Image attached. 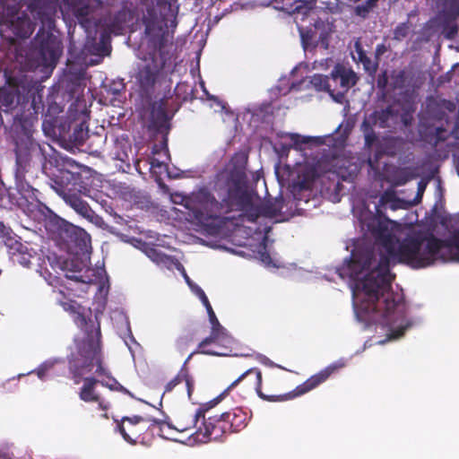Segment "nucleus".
Masks as SVG:
<instances>
[{
  "label": "nucleus",
  "mask_w": 459,
  "mask_h": 459,
  "mask_svg": "<svg viewBox=\"0 0 459 459\" xmlns=\"http://www.w3.org/2000/svg\"><path fill=\"white\" fill-rule=\"evenodd\" d=\"M437 258L459 261V229L445 240L432 234L418 233L401 241L396 238L393 251L381 253L377 261L373 248L358 247L348 264L339 269V274L354 281L352 292L359 312L368 320L387 326L390 337L397 339L411 324L406 318L403 296L392 290L394 274L390 272L391 263L396 261L420 269L433 264Z\"/></svg>",
  "instance_id": "f257e3e1"
},
{
  "label": "nucleus",
  "mask_w": 459,
  "mask_h": 459,
  "mask_svg": "<svg viewBox=\"0 0 459 459\" xmlns=\"http://www.w3.org/2000/svg\"><path fill=\"white\" fill-rule=\"evenodd\" d=\"M247 156L235 153L230 162L217 171L212 180V190L202 187L185 199L188 214L204 227H214L225 221L226 215L242 212L250 222L261 217L273 218L283 205L282 201L275 200L255 204L249 189L246 170Z\"/></svg>",
  "instance_id": "f03ea898"
},
{
  "label": "nucleus",
  "mask_w": 459,
  "mask_h": 459,
  "mask_svg": "<svg viewBox=\"0 0 459 459\" xmlns=\"http://www.w3.org/2000/svg\"><path fill=\"white\" fill-rule=\"evenodd\" d=\"M67 360L68 371L74 384L78 385L83 382L78 393L79 398L85 403H97L101 410H108L105 401L96 391V385L100 380L92 377H84L91 373L94 367L99 376L106 374V368L102 366L100 344L96 340L79 342L76 351L72 352L67 357Z\"/></svg>",
  "instance_id": "7ed1b4c3"
},
{
  "label": "nucleus",
  "mask_w": 459,
  "mask_h": 459,
  "mask_svg": "<svg viewBox=\"0 0 459 459\" xmlns=\"http://www.w3.org/2000/svg\"><path fill=\"white\" fill-rule=\"evenodd\" d=\"M343 367L342 363H333L325 368L318 373L313 375L308 379H307L303 384L299 385L295 389V394H291L290 393L285 394L282 395H267L262 392V372L258 368H251L246 370L243 374H241L236 380H234L227 388L226 391H229L241 383H244V388L254 390L257 394V395L267 402H277V401H284L290 399L292 397L304 394L314 388L317 387L319 385L326 381L329 377L334 373L337 369Z\"/></svg>",
  "instance_id": "20e7f679"
},
{
  "label": "nucleus",
  "mask_w": 459,
  "mask_h": 459,
  "mask_svg": "<svg viewBox=\"0 0 459 459\" xmlns=\"http://www.w3.org/2000/svg\"><path fill=\"white\" fill-rule=\"evenodd\" d=\"M52 152L48 159L50 167L56 169V173L50 178L51 187L62 198L74 193H87L89 189L83 182L81 166L72 158L62 155L48 144Z\"/></svg>",
  "instance_id": "39448f33"
},
{
  "label": "nucleus",
  "mask_w": 459,
  "mask_h": 459,
  "mask_svg": "<svg viewBox=\"0 0 459 459\" xmlns=\"http://www.w3.org/2000/svg\"><path fill=\"white\" fill-rule=\"evenodd\" d=\"M35 44L39 45V48L26 53L25 56L20 54V63L27 69L54 66L62 53L59 39L53 33L39 30Z\"/></svg>",
  "instance_id": "423d86ee"
},
{
  "label": "nucleus",
  "mask_w": 459,
  "mask_h": 459,
  "mask_svg": "<svg viewBox=\"0 0 459 459\" xmlns=\"http://www.w3.org/2000/svg\"><path fill=\"white\" fill-rule=\"evenodd\" d=\"M35 27L30 18L23 12H20L14 5L8 4V0L0 3V34L9 40L14 38L30 37Z\"/></svg>",
  "instance_id": "0eeeda50"
},
{
  "label": "nucleus",
  "mask_w": 459,
  "mask_h": 459,
  "mask_svg": "<svg viewBox=\"0 0 459 459\" xmlns=\"http://www.w3.org/2000/svg\"><path fill=\"white\" fill-rule=\"evenodd\" d=\"M14 144L16 162L14 172H28L30 161L34 158L39 160L44 169L47 168L52 152L48 151L45 146L34 140L20 141Z\"/></svg>",
  "instance_id": "6e6552de"
},
{
  "label": "nucleus",
  "mask_w": 459,
  "mask_h": 459,
  "mask_svg": "<svg viewBox=\"0 0 459 459\" xmlns=\"http://www.w3.org/2000/svg\"><path fill=\"white\" fill-rule=\"evenodd\" d=\"M221 401V396L209 402L208 403L203 404L201 407L194 411H185L180 412L175 420V425L169 423L161 422L160 423V436L164 438H169L166 436L165 430L174 429L178 432H185L190 429H195L200 426L202 418H204V412H207L210 409L214 407Z\"/></svg>",
  "instance_id": "1a4fd4ad"
},
{
  "label": "nucleus",
  "mask_w": 459,
  "mask_h": 459,
  "mask_svg": "<svg viewBox=\"0 0 459 459\" xmlns=\"http://www.w3.org/2000/svg\"><path fill=\"white\" fill-rule=\"evenodd\" d=\"M419 134L422 141L437 147L447 140L451 132L444 127L449 117H419Z\"/></svg>",
  "instance_id": "9d476101"
},
{
  "label": "nucleus",
  "mask_w": 459,
  "mask_h": 459,
  "mask_svg": "<svg viewBox=\"0 0 459 459\" xmlns=\"http://www.w3.org/2000/svg\"><path fill=\"white\" fill-rule=\"evenodd\" d=\"M205 413L204 412L200 426L195 432L196 439L202 443H207L221 440L224 436L230 434L221 414L206 417Z\"/></svg>",
  "instance_id": "9b49d317"
},
{
  "label": "nucleus",
  "mask_w": 459,
  "mask_h": 459,
  "mask_svg": "<svg viewBox=\"0 0 459 459\" xmlns=\"http://www.w3.org/2000/svg\"><path fill=\"white\" fill-rule=\"evenodd\" d=\"M210 323L212 325L211 333L208 337L204 338L199 344L195 351L191 352L187 359L185 361L186 364L193 355L196 353H203L206 355H213V356H225L227 353L223 351H219L215 349L209 348L208 346L211 344H217L219 339L225 334L224 327L220 324L212 307H210Z\"/></svg>",
  "instance_id": "f8f14e48"
},
{
  "label": "nucleus",
  "mask_w": 459,
  "mask_h": 459,
  "mask_svg": "<svg viewBox=\"0 0 459 459\" xmlns=\"http://www.w3.org/2000/svg\"><path fill=\"white\" fill-rule=\"evenodd\" d=\"M72 122V117H46L42 122V130L46 136L64 144L70 137Z\"/></svg>",
  "instance_id": "ddd939ff"
},
{
  "label": "nucleus",
  "mask_w": 459,
  "mask_h": 459,
  "mask_svg": "<svg viewBox=\"0 0 459 459\" xmlns=\"http://www.w3.org/2000/svg\"><path fill=\"white\" fill-rule=\"evenodd\" d=\"M62 307L65 311L76 315L74 317L75 324L83 330L87 335L86 338L81 342L96 340L98 343H100V325L99 322L95 324L93 320L87 318L83 314L80 313L78 311L80 307L74 300L62 302Z\"/></svg>",
  "instance_id": "4468645a"
},
{
  "label": "nucleus",
  "mask_w": 459,
  "mask_h": 459,
  "mask_svg": "<svg viewBox=\"0 0 459 459\" xmlns=\"http://www.w3.org/2000/svg\"><path fill=\"white\" fill-rule=\"evenodd\" d=\"M7 253L13 264L30 268L32 260L37 257V252L30 248L28 244H23L16 238H8L4 240Z\"/></svg>",
  "instance_id": "2eb2a0df"
},
{
  "label": "nucleus",
  "mask_w": 459,
  "mask_h": 459,
  "mask_svg": "<svg viewBox=\"0 0 459 459\" xmlns=\"http://www.w3.org/2000/svg\"><path fill=\"white\" fill-rule=\"evenodd\" d=\"M117 429L126 442L136 444L146 429V420L137 415L123 417L117 424Z\"/></svg>",
  "instance_id": "dca6fc26"
},
{
  "label": "nucleus",
  "mask_w": 459,
  "mask_h": 459,
  "mask_svg": "<svg viewBox=\"0 0 459 459\" xmlns=\"http://www.w3.org/2000/svg\"><path fill=\"white\" fill-rule=\"evenodd\" d=\"M36 123H38V117H13L8 134L13 143L33 140L32 133Z\"/></svg>",
  "instance_id": "f3484780"
},
{
  "label": "nucleus",
  "mask_w": 459,
  "mask_h": 459,
  "mask_svg": "<svg viewBox=\"0 0 459 459\" xmlns=\"http://www.w3.org/2000/svg\"><path fill=\"white\" fill-rule=\"evenodd\" d=\"M403 142L401 138L394 136H385L377 141V149L373 157H369L368 166L375 169L378 167L379 160L384 156L394 157L403 148Z\"/></svg>",
  "instance_id": "a211bd4d"
},
{
  "label": "nucleus",
  "mask_w": 459,
  "mask_h": 459,
  "mask_svg": "<svg viewBox=\"0 0 459 459\" xmlns=\"http://www.w3.org/2000/svg\"><path fill=\"white\" fill-rule=\"evenodd\" d=\"M331 77L324 76L322 74H314L313 76L307 77L302 80L298 85H292L291 91H299L311 86L316 91H326L331 97L339 103L342 102V94H334L335 89H332Z\"/></svg>",
  "instance_id": "6ab92c4d"
},
{
  "label": "nucleus",
  "mask_w": 459,
  "mask_h": 459,
  "mask_svg": "<svg viewBox=\"0 0 459 459\" xmlns=\"http://www.w3.org/2000/svg\"><path fill=\"white\" fill-rule=\"evenodd\" d=\"M27 172H14L15 189L21 197L16 201L18 207H24L33 202H39V190L34 188L26 180Z\"/></svg>",
  "instance_id": "aec40b11"
},
{
  "label": "nucleus",
  "mask_w": 459,
  "mask_h": 459,
  "mask_svg": "<svg viewBox=\"0 0 459 459\" xmlns=\"http://www.w3.org/2000/svg\"><path fill=\"white\" fill-rule=\"evenodd\" d=\"M173 117H139L141 124L146 127L147 133L152 138H169Z\"/></svg>",
  "instance_id": "412c9836"
},
{
  "label": "nucleus",
  "mask_w": 459,
  "mask_h": 459,
  "mask_svg": "<svg viewBox=\"0 0 459 459\" xmlns=\"http://www.w3.org/2000/svg\"><path fill=\"white\" fill-rule=\"evenodd\" d=\"M230 434L237 433L244 429L251 418V414L242 407H236L221 413Z\"/></svg>",
  "instance_id": "4be33fe9"
},
{
  "label": "nucleus",
  "mask_w": 459,
  "mask_h": 459,
  "mask_svg": "<svg viewBox=\"0 0 459 459\" xmlns=\"http://www.w3.org/2000/svg\"><path fill=\"white\" fill-rule=\"evenodd\" d=\"M331 81L334 83L335 90L337 84L340 85V91L336 94H342L343 99L344 92L357 82V75L351 69L338 65L331 73Z\"/></svg>",
  "instance_id": "5701e85b"
},
{
  "label": "nucleus",
  "mask_w": 459,
  "mask_h": 459,
  "mask_svg": "<svg viewBox=\"0 0 459 459\" xmlns=\"http://www.w3.org/2000/svg\"><path fill=\"white\" fill-rule=\"evenodd\" d=\"M368 228L385 251L392 252L396 238L388 229V221H374L368 224Z\"/></svg>",
  "instance_id": "b1692460"
},
{
  "label": "nucleus",
  "mask_w": 459,
  "mask_h": 459,
  "mask_svg": "<svg viewBox=\"0 0 459 459\" xmlns=\"http://www.w3.org/2000/svg\"><path fill=\"white\" fill-rule=\"evenodd\" d=\"M87 193H74L65 196L64 201L71 208H73L82 217L87 219L89 221L93 222L98 216L94 211L90 207L87 202L82 199L81 195H86Z\"/></svg>",
  "instance_id": "393cba45"
},
{
  "label": "nucleus",
  "mask_w": 459,
  "mask_h": 459,
  "mask_svg": "<svg viewBox=\"0 0 459 459\" xmlns=\"http://www.w3.org/2000/svg\"><path fill=\"white\" fill-rule=\"evenodd\" d=\"M146 34L155 49H160L168 41L169 38L168 30L161 20L148 22L146 24Z\"/></svg>",
  "instance_id": "a878e982"
},
{
  "label": "nucleus",
  "mask_w": 459,
  "mask_h": 459,
  "mask_svg": "<svg viewBox=\"0 0 459 459\" xmlns=\"http://www.w3.org/2000/svg\"><path fill=\"white\" fill-rule=\"evenodd\" d=\"M147 256L158 265L166 267L169 270L173 268L178 271H184V265L175 256L169 255L155 247H150L146 251Z\"/></svg>",
  "instance_id": "bb28decb"
},
{
  "label": "nucleus",
  "mask_w": 459,
  "mask_h": 459,
  "mask_svg": "<svg viewBox=\"0 0 459 459\" xmlns=\"http://www.w3.org/2000/svg\"><path fill=\"white\" fill-rule=\"evenodd\" d=\"M282 5L279 7L290 14H302L307 16L312 12L316 0H277Z\"/></svg>",
  "instance_id": "cd10ccee"
},
{
  "label": "nucleus",
  "mask_w": 459,
  "mask_h": 459,
  "mask_svg": "<svg viewBox=\"0 0 459 459\" xmlns=\"http://www.w3.org/2000/svg\"><path fill=\"white\" fill-rule=\"evenodd\" d=\"M69 139H66L64 144L71 147L82 146L89 136L87 121L83 120L76 125L72 132L69 131Z\"/></svg>",
  "instance_id": "c85d7f7f"
},
{
  "label": "nucleus",
  "mask_w": 459,
  "mask_h": 459,
  "mask_svg": "<svg viewBox=\"0 0 459 459\" xmlns=\"http://www.w3.org/2000/svg\"><path fill=\"white\" fill-rule=\"evenodd\" d=\"M16 102H19V96L12 90H0V108L7 112Z\"/></svg>",
  "instance_id": "c756f323"
},
{
  "label": "nucleus",
  "mask_w": 459,
  "mask_h": 459,
  "mask_svg": "<svg viewBox=\"0 0 459 459\" xmlns=\"http://www.w3.org/2000/svg\"><path fill=\"white\" fill-rule=\"evenodd\" d=\"M316 177L317 173L315 169H309L306 170L302 174V178L299 179L294 188H297L299 191L311 190Z\"/></svg>",
  "instance_id": "7c9ffc66"
},
{
  "label": "nucleus",
  "mask_w": 459,
  "mask_h": 459,
  "mask_svg": "<svg viewBox=\"0 0 459 459\" xmlns=\"http://www.w3.org/2000/svg\"><path fill=\"white\" fill-rule=\"evenodd\" d=\"M156 68L147 67L139 73V81L143 88L152 86L155 82Z\"/></svg>",
  "instance_id": "2f4dec72"
},
{
  "label": "nucleus",
  "mask_w": 459,
  "mask_h": 459,
  "mask_svg": "<svg viewBox=\"0 0 459 459\" xmlns=\"http://www.w3.org/2000/svg\"><path fill=\"white\" fill-rule=\"evenodd\" d=\"M186 364L184 363L183 367L180 368L176 377L167 383L165 385L164 392H171L178 385L184 381V378L186 377Z\"/></svg>",
  "instance_id": "473e14b6"
},
{
  "label": "nucleus",
  "mask_w": 459,
  "mask_h": 459,
  "mask_svg": "<svg viewBox=\"0 0 459 459\" xmlns=\"http://www.w3.org/2000/svg\"><path fill=\"white\" fill-rule=\"evenodd\" d=\"M104 376H106L108 379L107 380H101V381L99 382L103 386H106V387L109 388L110 390L121 391V392L128 393V391L122 385H120L116 378H114L113 377L109 376L107 371H106V374Z\"/></svg>",
  "instance_id": "72a5a7b5"
},
{
  "label": "nucleus",
  "mask_w": 459,
  "mask_h": 459,
  "mask_svg": "<svg viewBox=\"0 0 459 459\" xmlns=\"http://www.w3.org/2000/svg\"><path fill=\"white\" fill-rule=\"evenodd\" d=\"M168 105V100H164L162 99L154 101L152 104V115H168L169 112V110L167 108Z\"/></svg>",
  "instance_id": "f704fd0d"
},
{
  "label": "nucleus",
  "mask_w": 459,
  "mask_h": 459,
  "mask_svg": "<svg viewBox=\"0 0 459 459\" xmlns=\"http://www.w3.org/2000/svg\"><path fill=\"white\" fill-rule=\"evenodd\" d=\"M437 4L443 6L449 13L459 11V0H437Z\"/></svg>",
  "instance_id": "c9c22d12"
},
{
  "label": "nucleus",
  "mask_w": 459,
  "mask_h": 459,
  "mask_svg": "<svg viewBox=\"0 0 459 459\" xmlns=\"http://www.w3.org/2000/svg\"><path fill=\"white\" fill-rule=\"evenodd\" d=\"M195 293L200 299L203 305L205 307V311H207L208 316H210L211 310H210L209 307H212V305H211L206 294L204 293L203 289L201 287H199L198 285H195Z\"/></svg>",
  "instance_id": "e433bc0d"
},
{
  "label": "nucleus",
  "mask_w": 459,
  "mask_h": 459,
  "mask_svg": "<svg viewBox=\"0 0 459 459\" xmlns=\"http://www.w3.org/2000/svg\"><path fill=\"white\" fill-rule=\"evenodd\" d=\"M333 65V60L331 58H323L320 60H316L312 64V70L318 71H325Z\"/></svg>",
  "instance_id": "4c0bfd02"
},
{
  "label": "nucleus",
  "mask_w": 459,
  "mask_h": 459,
  "mask_svg": "<svg viewBox=\"0 0 459 459\" xmlns=\"http://www.w3.org/2000/svg\"><path fill=\"white\" fill-rule=\"evenodd\" d=\"M193 340H194V338H193L192 334H186V335L180 336L176 341V346L178 351H182L188 346V344L190 342H193Z\"/></svg>",
  "instance_id": "58836bf2"
},
{
  "label": "nucleus",
  "mask_w": 459,
  "mask_h": 459,
  "mask_svg": "<svg viewBox=\"0 0 459 459\" xmlns=\"http://www.w3.org/2000/svg\"><path fill=\"white\" fill-rule=\"evenodd\" d=\"M169 138H161L159 143H155L152 146V153L158 154L161 152H169Z\"/></svg>",
  "instance_id": "ea45409f"
},
{
  "label": "nucleus",
  "mask_w": 459,
  "mask_h": 459,
  "mask_svg": "<svg viewBox=\"0 0 459 459\" xmlns=\"http://www.w3.org/2000/svg\"><path fill=\"white\" fill-rule=\"evenodd\" d=\"M409 32V26L406 24H401L397 26L394 30V39L397 40H402L408 36Z\"/></svg>",
  "instance_id": "a19ab883"
},
{
  "label": "nucleus",
  "mask_w": 459,
  "mask_h": 459,
  "mask_svg": "<svg viewBox=\"0 0 459 459\" xmlns=\"http://www.w3.org/2000/svg\"><path fill=\"white\" fill-rule=\"evenodd\" d=\"M54 364L52 363H44L40 365L36 370V374L40 379H44L47 376L48 372L52 369Z\"/></svg>",
  "instance_id": "79ce46f5"
},
{
  "label": "nucleus",
  "mask_w": 459,
  "mask_h": 459,
  "mask_svg": "<svg viewBox=\"0 0 459 459\" xmlns=\"http://www.w3.org/2000/svg\"><path fill=\"white\" fill-rule=\"evenodd\" d=\"M377 141H379L376 135V134L371 130L370 132L366 133L365 134V146L368 149L372 148L374 144L377 145Z\"/></svg>",
  "instance_id": "37998d69"
},
{
  "label": "nucleus",
  "mask_w": 459,
  "mask_h": 459,
  "mask_svg": "<svg viewBox=\"0 0 459 459\" xmlns=\"http://www.w3.org/2000/svg\"><path fill=\"white\" fill-rule=\"evenodd\" d=\"M0 237L3 238L4 242L8 238H16L11 229L6 227L3 222H0Z\"/></svg>",
  "instance_id": "c03bdc74"
},
{
  "label": "nucleus",
  "mask_w": 459,
  "mask_h": 459,
  "mask_svg": "<svg viewBox=\"0 0 459 459\" xmlns=\"http://www.w3.org/2000/svg\"><path fill=\"white\" fill-rule=\"evenodd\" d=\"M186 383V391H187V394H188V397L190 398L191 395H192V393L194 391V387H195V380L193 379V377L189 375V372H188V368H186V377L184 378V381Z\"/></svg>",
  "instance_id": "a18cd8bd"
},
{
  "label": "nucleus",
  "mask_w": 459,
  "mask_h": 459,
  "mask_svg": "<svg viewBox=\"0 0 459 459\" xmlns=\"http://www.w3.org/2000/svg\"><path fill=\"white\" fill-rule=\"evenodd\" d=\"M393 80L394 82H392L390 84L393 85L394 89L396 90L401 89L403 87L404 81L403 73H396L395 75H393Z\"/></svg>",
  "instance_id": "49530a36"
},
{
  "label": "nucleus",
  "mask_w": 459,
  "mask_h": 459,
  "mask_svg": "<svg viewBox=\"0 0 459 459\" xmlns=\"http://www.w3.org/2000/svg\"><path fill=\"white\" fill-rule=\"evenodd\" d=\"M356 48H357V54H358V58L359 60L363 63L364 66H365V69L366 70H370V67H369V60L368 59V57L364 55V53L362 52V50L359 48V45L356 44Z\"/></svg>",
  "instance_id": "de8ad7c7"
},
{
  "label": "nucleus",
  "mask_w": 459,
  "mask_h": 459,
  "mask_svg": "<svg viewBox=\"0 0 459 459\" xmlns=\"http://www.w3.org/2000/svg\"><path fill=\"white\" fill-rule=\"evenodd\" d=\"M299 139L300 136L299 134H291V140L296 145L308 143L309 142L313 141V138L311 137H303L301 141Z\"/></svg>",
  "instance_id": "09e8293b"
},
{
  "label": "nucleus",
  "mask_w": 459,
  "mask_h": 459,
  "mask_svg": "<svg viewBox=\"0 0 459 459\" xmlns=\"http://www.w3.org/2000/svg\"><path fill=\"white\" fill-rule=\"evenodd\" d=\"M388 84V77L387 74L385 73L382 75L379 76L377 80V85L379 88L385 90Z\"/></svg>",
  "instance_id": "8fccbe9b"
},
{
  "label": "nucleus",
  "mask_w": 459,
  "mask_h": 459,
  "mask_svg": "<svg viewBox=\"0 0 459 459\" xmlns=\"http://www.w3.org/2000/svg\"><path fill=\"white\" fill-rule=\"evenodd\" d=\"M186 281V283L189 285V287L192 289V290L195 292V285H196L195 283H194L191 279L189 278V276L187 275V273H186V270L184 269V271H180Z\"/></svg>",
  "instance_id": "3c124183"
},
{
  "label": "nucleus",
  "mask_w": 459,
  "mask_h": 459,
  "mask_svg": "<svg viewBox=\"0 0 459 459\" xmlns=\"http://www.w3.org/2000/svg\"><path fill=\"white\" fill-rule=\"evenodd\" d=\"M426 188V183L420 181L418 184L417 197L421 198Z\"/></svg>",
  "instance_id": "603ef678"
},
{
  "label": "nucleus",
  "mask_w": 459,
  "mask_h": 459,
  "mask_svg": "<svg viewBox=\"0 0 459 459\" xmlns=\"http://www.w3.org/2000/svg\"><path fill=\"white\" fill-rule=\"evenodd\" d=\"M79 235L81 237V241L82 242L83 246H86V240L90 241V238L87 235V233L84 230H81L79 232Z\"/></svg>",
  "instance_id": "864d4df0"
},
{
  "label": "nucleus",
  "mask_w": 459,
  "mask_h": 459,
  "mask_svg": "<svg viewBox=\"0 0 459 459\" xmlns=\"http://www.w3.org/2000/svg\"><path fill=\"white\" fill-rule=\"evenodd\" d=\"M114 221L116 223H117L119 225L126 224V221L122 216H120L117 213L114 215Z\"/></svg>",
  "instance_id": "5fc2aeb1"
},
{
  "label": "nucleus",
  "mask_w": 459,
  "mask_h": 459,
  "mask_svg": "<svg viewBox=\"0 0 459 459\" xmlns=\"http://www.w3.org/2000/svg\"><path fill=\"white\" fill-rule=\"evenodd\" d=\"M79 16H85L89 13L90 10L88 7H81L76 10Z\"/></svg>",
  "instance_id": "6e6d98bb"
},
{
  "label": "nucleus",
  "mask_w": 459,
  "mask_h": 459,
  "mask_svg": "<svg viewBox=\"0 0 459 459\" xmlns=\"http://www.w3.org/2000/svg\"><path fill=\"white\" fill-rule=\"evenodd\" d=\"M121 117H115V116H112V117H110V119H109L108 122V124H109V125H111V126H115V125L119 124V122H120V118H121Z\"/></svg>",
  "instance_id": "4d7b16f0"
},
{
  "label": "nucleus",
  "mask_w": 459,
  "mask_h": 459,
  "mask_svg": "<svg viewBox=\"0 0 459 459\" xmlns=\"http://www.w3.org/2000/svg\"><path fill=\"white\" fill-rule=\"evenodd\" d=\"M403 117V123L405 125V126H408L411 123L412 121V118L413 117L412 116H410V117Z\"/></svg>",
  "instance_id": "13d9d810"
},
{
  "label": "nucleus",
  "mask_w": 459,
  "mask_h": 459,
  "mask_svg": "<svg viewBox=\"0 0 459 459\" xmlns=\"http://www.w3.org/2000/svg\"><path fill=\"white\" fill-rule=\"evenodd\" d=\"M216 105L220 108V109H215V112H223L226 109V107L222 105L221 101H216Z\"/></svg>",
  "instance_id": "bf43d9fd"
},
{
  "label": "nucleus",
  "mask_w": 459,
  "mask_h": 459,
  "mask_svg": "<svg viewBox=\"0 0 459 459\" xmlns=\"http://www.w3.org/2000/svg\"><path fill=\"white\" fill-rule=\"evenodd\" d=\"M265 259H271L270 255L266 252L262 254V260L265 261Z\"/></svg>",
  "instance_id": "052dcab7"
},
{
  "label": "nucleus",
  "mask_w": 459,
  "mask_h": 459,
  "mask_svg": "<svg viewBox=\"0 0 459 459\" xmlns=\"http://www.w3.org/2000/svg\"><path fill=\"white\" fill-rule=\"evenodd\" d=\"M373 118H377V117H372ZM389 117L387 116H385V117H377V118H379L382 122H385L387 121Z\"/></svg>",
  "instance_id": "680f3d73"
},
{
  "label": "nucleus",
  "mask_w": 459,
  "mask_h": 459,
  "mask_svg": "<svg viewBox=\"0 0 459 459\" xmlns=\"http://www.w3.org/2000/svg\"><path fill=\"white\" fill-rule=\"evenodd\" d=\"M407 178H403V179H399L398 182H397V185H404L406 182H407Z\"/></svg>",
  "instance_id": "e2e57ef3"
},
{
  "label": "nucleus",
  "mask_w": 459,
  "mask_h": 459,
  "mask_svg": "<svg viewBox=\"0 0 459 459\" xmlns=\"http://www.w3.org/2000/svg\"><path fill=\"white\" fill-rule=\"evenodd\" d=\"M120 30V28H116L115 26L109 29V30H110L111 32H114V33H116V32H117V30Z\"/></svg>",
  "instance_id": "0e129e2a"
},
{
  "label": "nucleus",
  "mask_w": 459,
  "mask_h": 459,
  "mask_svg": "<svg viewBox=\"0 0 459 459\" xmlns=\"http://www.w3.org/2000/svg\"><path fill=\"white\" fill-rule=\"evenodd\" d=\"M267 108H268L267 106L265 108H261L259 112L268 113Z\"/></svg>",
  "instance_id": "69168bd1"
},
{
  "label": "nucleus",
  "mask_w": 459,
  "mask_h": 459,
  "mask_svg": "<svg viewBox=\"0 0 459 459\" xmlns=\"http://www.w3.org/2000/svg\"><path fill=\"white\" fill-rule=\"evenodd\" d=\"M0 459H9L5 455L0 453Z\"/></svg>",
  "instance_id": "338daca9"
},
{
  "label": "nucleus",
  "mask_w": 459,
  "mask_h": 459,
  "mask_svg": "<svg viewBox=\"0 0 459 459\" xmlns=\"http://www.w3.org/2000/svg\"><path fill=\"white\" fill-rule=\"evenodd\" d=\"M322 44L325 46V48L327 47V43L325 40V38L322 37Z\"/></svg>",
  "instance_id": "774afa93"
}]
</instances>
